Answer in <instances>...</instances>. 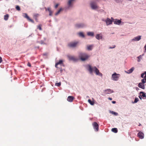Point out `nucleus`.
<instances>
[{
	"label": "nucleus",
	"mask_w": 146,
	"mask_h": 146,
	"mask_svg": "<svg viewBox=\"0 0 146 146\" xmlns=\"http://www.w3.org/2000/svg\"><path fill=\"white\" fill-rule=\"evenodd\" d=\"M88 70L90 73H92L93 71H94L97 75H98L100 76H102V74L100 72L99 70L96 67H92L90 65H88Z\"/></svg>",
	"instance_id": "nucleus-1"
},
{
	"label": "nucleus",
	"mask_w": 146,
	"mask_h": 146,
	"mask_svg": "<svg viewBox=\"0 0 146 146\" xmlns=\"http://www.w3.org/2000/svg\"><path fill=\"white\" fill-rule=\"evenodd\" d=\"M79 57L82 61H84L89 57V56L86 54L80 53L79 54Z\"/></svg>",
	"instance_id": "nucleus-2"
},
{
	"label": "nucleus",
	"mask_w": 146,
	"mask_h": 146,
	"mask_svg": "<svg viewBox=\"0 0 146 146\" xmlns=\"http://www.w3.org/2000/svg\"><path fill=\"white\" fill-rule=\"evenodd\" d=\"M120 76V74L115 72L111 76L112 79L114 81H117Z\"/></svg>",
	"instance_id": "nucleus-3"
},
{
	"label": "nucleus",
	"mask_w": 146,
	"mask_h": 146,
	"mask_svg": "<svg viewBox=\"0 0 146 146\" xmlns=\"http://www.w3.org/2000/svg\"><path fill=\"white\" fill-rule=\"evenodd\" d=\"M78 43V42H72L69 43L68 46L70 47L74 48L76 46Z\"/></svg>",
	"instance_id": "nucleus-4"
},
{
	"label": "nucleus",
	"mask_w": 146,
	"mask_h": 146,
	"mask_svg": "<svg viewBox=\"0 0 146 146\" xmlns=\"http://www.w3.org/2000/svg\"><path fill=\"white\" fill-rule=\"evenodd\" d=\"M67 57L68 59L70 60L76 61L77 60V59L74 56H71L70 55H68Z\"/></svg>",
	"instance_id": "nucleus-5"
},
{
	"label": "nucleus",
	"mask_w": 146,
	"mask_h": 146,
	"mask_svg": "<svg viewBox=\"0 0 146 146\" xmlns=\"http://www.w3.org/2000/svg\"><path fill=\"white\" fill-rule=\"evenodd\" d=\"M90 6L91 8L93 9L98 8V7L97 5L95 2L92 1L90 3Z\"/></svg>",
	"instance_id": "nucleus-6"
},
{
	"label": "nucleus",
	"mask_w": 146,
	"mask_h": 146,
	"mask_svg": "<svg viewBox=\"0 0 146 146\" xmlns=\"http://www.w3.org/2000/svg\"><path fill=\"white\" fill-rule=\"evenodd\" d=\"M23 16L24 18H26L29 21L33 23H34L33 20L31 19L27 13H23Z\"/></svg>",
	"instance_id": "nucleus-7"
},
{
	"label": "nucleus",
	"mask_w": 146,
	"mask_h": 146,
	"mask_svg": "<svg viewBox=\"0 0 146 146\" xmlns=\"http://www.w3.org/2000/svg\"><path fill=\"white\" fill-rule=\"evenodd\" d=\"M139 97L141 100L142 97L144 99H145L146 98V96L145 93L143 92H140L139 93Z\"/></svg>",
	"instance_id": "nucleus-8"
},
{
	"label": "nucleus",
	"mask_w": 146,
	"mask_h": 146,
	"mask_svg": "<svg viewBox=\"0 0 146 146\" xmlns=\"http://www.w3.org/2000/svg\"><path fill=\"white\" fill-rule=\"evenodd\" d=\"M94 128L96 131H98L99 129V126L98 123L96 122H94L92 123Z\"/></svg>",
	"instance_id": "nucleus-9"
},
{
	"label": "nucleus",
	"mask_w": 146,
	"mask_h": 146,
	"mask_svg": "<svg viewBox=\"0 0 146 146\" xmlns=\"http://www.w3.org/2000/svg\"><path fill=\"white\" fill-rule=\"evenodd\" d=\"M138 137L141 139H142L144 138V134L143 133L140 131L137 134Z\"/></svg>",
	"instance_id": "nucleus-10"
},
{
	"label": "nucleus",
	"mask_w": 146,
	"mask_h": 146,
	"mask_svg": "<svg viewBox=\"0 0 146 146\" xmlns=\"http://www.w3.org/2000/svg\"><path fill=\"white\" fill-rule=\"evenodd\" d=\"M106 94H109L113 92V91L110 89H107L104 91Z\"/></svg>",
	"instance_id": "nucleus-11"
},
{
	"label": "nucleus",
	"mask_w": 146,
	"mask_h": 146,
	"mask_svg": "<svg viewBox=\"0 0 146 146\" xmlns=\"http://www.w3.org/2000/svg\"><path fill=\"white\" fill-rule=\"evenodd\" d=\"M106 22L107 25H109L111 24L112 23V21L110 19L108 18L106 20Z\"/></svg>",
	"instance_id": "nucleus-12"
},
{
	"label": "nucleus",
	"mask_w": 146,
	"mask_h": 146,
	"mask_svg": "<svg viewBox=\"0 0 146 146\" xmlns=\"http://www.w3.org/2000/svg\"><path fill=\"white\" fill-rule=\"evenodd\" d=\"M84 24H77L75 25V26L77 28H81L83 27L84 26Z\"/></svg>",
	"instance_id": "nucleus-13"
},
{
	"label": "nucleus",
	"mask_w": 146,
	"mask_h": 146,
	"mask_svg": "<svg viewBox=\"0 0 146 146\" xmlns=\"http://www.w3.org/2000/svg\"><path fill=\"white\" fill-rule=\"evenodd\" d=\"M74 99V98L72 96H68L67 98V100L69 102H72Z\"/></svg>",
	"instance_id": "nucleus-14"
},
{
	"label": "nucleus",
	"mask_w": 146,
	"mask_h": 146,
	"mask_svg": "<svg viewBox=\"0 0 146 146\" xmlns=\"http://www.w3.org/2000/svg\"><path fill=\"white\" fill-rule=\"evenodd\" d=\"M63 61L62 60H60L58 62H56V63L55 64V67L56 68H58L57 67V66L59 65H61V64H63Z\"/></svg>",
	"instance_id": "nucleus-15"
},
{
	"label": "nucleus",
	"mask_w": 146,
	"mask_h": 146,
	"mask_svg": "<svg viewBox=\"0 0 146 146\" xmlns=\"http://www.w3.org/2000/svg\"><path fill=\"white\" fill-rule=\"evenodd\" d=\"M138 86L143 89H145V85L142 83H139L138 85Z\"/></svg>",
	"instance_id": "nucleus-16"
},
{
	"label": "nucleus",
	"mask_w": 146,
	"mask_h": 146,
	"mask_svg": "<svg viewBox=\"0 0 146 146\" xmlns=\"http://www.w3.org/2000/svg\"><path fill=\"white\" fill-rule=\"evenodd\" d=\"M141 36H139L136 37H134L132 40H133L138 41L141 39Z\"/></svg>",
	"instance_id": "nucleus-17"
},
{
	"label": "nucleus",
	"mask_w": 146,
	"mask_h": 146,
	"mask_svg": "<svg viewBox=\"0 0 146 146\" xmlns=\"http://www.w3.org/2000/svg\"><path fill=\"white\" fill-rule=\"evenodd\" d=\"M134 70V68L132 67L129 70H128L127 71H125V72L127 74H130Z\"/></svg>",
	"instance_id": "nucleus-18"
},
{
	"label": "nucleus",
	"mask_w": 146,
	"mask_h": 146,
	"mask_svg": "<svg viewBox=\"0 0 146 146\" xmlns=\"http://www.w3.org/2000/svg\"><path fill=\"white\" fill-rule=\"evenodd\" d=\"M121 22V20L118 19H116L115 20L114 22V23L115 24L119 25L120 24Z\"/></svg>",
	"instance_id": "nucleus-19"
},
{
	"label": "nucleus",
	"mask_w": 146,
	"mask_h": 146,
	"mask_svg": "<svg viewBox=\"0 0 146 146\" xmlns=\"http://www.w3.org/2000/svg\"><path fill=\"white\" fill-rule=\"evenodd\" d=\"M96 38L98 40H100L102 38V36L99 34H98L96 36Z\"/></svg>",
	"instance_id": "nucleus-20"
},
{
	"label": "nucleus",
	"mask_w": 146,
	"mask_h": 146,
	"mask_svg": "<svg viewBox=\"0 0 146 146\" xmlns=\"http://www.w3.org/2000/svg\"><path fill=\"white\" fill-rule=\"evenodd\" d=\"M93 45H88L87 46V49L88 50H91L93 48Z\"/></svg>",
	"instance_id": "nucleus-21"
},
{
	"label": "nucleus",
	"mask_w": 146,
	"mask_h": 146,
	"mask_svg": "<svg viewBox=\"0 0 146 146\" xmlns=\"http://www.w3.org/2000/svg\"><path fill=\"white\" fill-rule=\"evenodd\" d=\"M87 35L89 36H93L94 35V33L93 32H88L87 33Z\"/></svg>",
	"instance_id": "nucleus-22"
},
{
	"label": "nucleus",
	"mask_w": 146,
	"mask_h": 146,
	"mask_svg": "<svg viewBox=\"0 0 146 146\" xmlns=\"http://www.w3.org/2000/svg\"><path fill=\"white\" fill-rule=\"evenodd\" d=\"M9 15L8 14H7L4 16V19L5 20H7L9 17Z\"/></svg>",
	"instance_id": "nucleus-23"
},
{
	"label": "nucleus",
	"mask_w": 146,
	"mask_h": 146,
	"mask_svg": "<svg viewBox=\"0 0 146 146\" xmlns=\"http://www.w3.org/2000/svg\"><path fill=\"white\" fill-rule=\"evenodd\" d=\"M111 131L115 133H117L118 130L117 128H114L112 129Z\"/></svg>",
	"instance_id": "nucleus-24"
},
{
	"label": "nucleus",
	"mask_w": 146,
	"mask_h": 146,
	"mask_svg": "<svg viewBox=\"0 0 146 146\" xmlns=\"http://www.w3.org/2000/svg\"><path fill=\"white\" fill-rule=\"evenodd\" d=\"M74 0H69L68 1V4L69 7L71 6V4Z\"/></svg>",
	"instance_id": "nucleus-25"
},
{
	"label": "nucleus",
	"mask_w": 146,
	"mask_h": 146,
	"mask_svg": "<svg viewBox=\"0 0 146 146\" xmlns=\"http://www.w3.org/2000/svg\"><path fill=\"white\" fill-rule=\"evenodd\" d=\"M88 102L92 105H93L94 104V102L92 101L91 100L89 99L88 100Z\"/></svg>",
	"instance_id": "nucleus-26"
},
{
	"label": "nucleus",
	"mask_w": 146,
	"mask_h": 146,
	"mask_svg": "<svg viewBox=\"0 0 146 146\" xmlns=\"http://www.w3.org/2000/svg\"><path fill=\"white\" fill-rule=\"evenodd\" d=\"M62 10V8L60 9L59 10L55 13V15H58Z\"/></svg>",
	"instance_id": "nucleus-27"
},
{
	"label": "nucleus",
	"mask_w": 146,
	"mask_h": 146,
	"mask_svg": "<svg viewBox=\"0 0 146 146\" xmlns=\"http://www.w3.org/2000/svg\"><path fill=\"white\" fill-rule=\"evenodd\" d=\"M142 57V56H141V55H140L139 56L137 57L138 62H139L140 61V59H141Z\"/></svg>",
	"instance_id": "nucleus-28"
},
{
	"label": "nucleus",
	"mask_w": 146,
	"mask_h": 146,
	"mask_svg": "<svg viewBox=\"0 0 146 146\" xmlns=\"http://www.w3.org/2000/svg\"><path fill=\"white\" fill-rule=\"evenodd\" d=\"M79 35L80 36H82L83 37H84V35L83 33L82 32H80L79 33Z\"/></svg>",
	"instance_id": "nucleus-29"
},
{
	"label": "nucleus",
	"mask_w": 146,
	"mask_h": 146,
	"mask_svg": "<svg viewBox=\"0 0 146 146\" xmlns=\"http://www.w3.org/2000/svg\"><path fill=\"white\" fill-rule=\"evenodd\" d=\"M145 82H146V81L145 80V78H144V79H142L141 80V83H142L143 84H144L145 83Z\"/></svg>",
	"instance_id": "nucleus-30"
},
{
	"label": "nucleus",
	"mask_w": 146,
	"mask_h": 146,
	"mask_svg": "<svg viewBox=\"0 0 146 146\" xmlns=\"http://www.w3.org/2000/svg\"><path fill=\"white\" fill-rule=\"evenodd\" d=\"M16 9L17 10H18V11H19L20 10V7L19 6H18V5L16 6Z\"/></svg>",
	"instance_id": "nucleus-31"
},
{
	"label": "nucleus",
	"mask_w": 146,
	"mask_h": 146,
	"mask_svg": "<svg viewBox=\"0 0 146 146\" xmlns=\"http://www.w3.org/2000/svg\"><path fill=\"white\" fill-rule=\"evenodd\" d=\"M45 9L46 11H47V10H48L49 12L50 11H51L50 8V7H48L47 8L46 7H45Z\"/></svg>",
	"instance_id": "nucleus-32"
},
{
	"label": "nucleus",
	"mask_w": 146,
	"mask_h": 146,
	"mask_svg": "<svg viewBox=\"0 0 146 146\" xmlns=\"http://www.w3.org/2000/svg\"><path fill=\"white\" fill-rule=\"evenodd\" d=\"M37 29H39V30H42L41 25H39L37 26Z\"/></svg>",
	"instance_id": "nucleus-33"
},
{
	"label": "nucleus",
	"mask_w": 146,
	"mask_h": 146,
	"mask_svg": "<svg viewBox=\"0 0 146 146\" xmlns=\"http://www.w3.org/2000/svg\"><path fill=\"white\" fill-rule=\"evenodd\" d=\"M139 100L138 98H135L134 101V103H136L137 102H138Z\"/></svg>",
	"instance_id": "nucleus-34"
},
{
	"label": "nucleus",
	"mask_w": 146,
	"mask_h": 146,
	"mask_svg": "<svg viewBox=\"0 0 146 146\" xmlns=\"http://www.w3.org/2000/svg\"><path fill=\"white\" fill-rule=\"evenodd\" d=\"M55 85L58 86H60L61 85V82H59V83H55Z\"/></svg>",
	"instance_id": "nucleus-35"
},
{
	"label": "nucleus",
	"mask_w": 146,
	"mask_h": 146,
	"mask_svg": "<svg viewBox=\"0 0 146 146\" xmlns=\"http://www.w3.org/2000/svg\"><path fill=\"white\" fill-rule=\"evenodd\" d=\"M112 113L113 114H114L115 115H118V113H117L113 111H112Z\"/></svg>",
	"instance_id": "nucleus-36"
},
{
	"label": "nucleus",
	"mask_w": 146,
	"mask_h": 146,
	"mask_svg": "<svg viewBox=\"0 0 146 146\" xmlns=\"http://www.w3.org/2000/svg\"><path fill=\"white\" fill-rule=\"evenodd\" d=\"M145 75V72L142 73L141 74V77L142 78H143L144 77V75Z\"/></svg>",
	"instance_id": "nucleus-37"
},
{
	"label": "nucleus",
	"mask_w": 146,
	"mask_h": 146,
	"mask_svg": "<svg viewBox=\"0 0 146 146\" xmlns=\"http://www.w3.org/2000/svg\"><path fill=\"white\" fill-rule=\"evenodd\" d=\"M27 65L28 66H29V67H31V64L30 62H28V63L27 64Z\"/></svg>",
	"instance_id": "nucleus-38"
},
{
	"label": "nucleus",
	"mask_w": 146,
	"mask_h": 146,
	"mask_svg": "<svg viewBox=\"0 0 146 146\" xmlns=\"http://www.w3.org/2000/svg\"><path fill=\"white\" fill-rule=\"evenodd\" d=\"M59 4H56L55 6V7H54L56 9L57 8V7H58V6L59 5Z\"/></svg>",
	"instance_id": "nucleus-39"
},
{
	"label": "nucleus",
	"mask_w": 146,
	"mask_h": 146,
	"mask_svg": "<svg viewBox=\"0 0 146 146\" xmlns=\"http://www.w3.org/2000/svg\"><path fill=\"white\" fill-rule=\"evenodd\" d=\"M38 14H36L34 15V17L35 18H37L38 16Z\"/></svg>",
	"instance_id": "nucleus-40"
},
{
	"label": "nucleus",
	"mask_w": 146,
	"mask_h": 146,
	"mask_svg": "<svg viewBox=\"0 0 146 146\" xmlns=\"http://www.w3.org/2000/svg\"><path fill=\"white\" fill-rule=\"evenodd\" d=\"M49 15L50 16H51L52 15V11H50L49 12Z\"/></svg>",
	"instance_id": "nucleus-41"
},
{
	"label": "nucleus",
	"mask_w": 146,
	"mask_h": 146,
	"mask_svg": "<svg viewBox=\"0 0 146 146\" xmlns=\"http://www.w3.org/2000/svg\"><path fill=\"white\" fill-rule=\"evenodd\" d=\"M47 53H43V56H46L47 55Z\"/></svg>",
	"instance_id": "nucleus-42"
},
{
	"label": "nucleus",
	"mask_w": 146,
	"mask_h": 146,
	"mask_svg": "<svg viewBox=\"0 0 146 146\" xmlns=\"http://www.w3.org/2000/svg\"><path fill=\"white\" fill-rule=\"evenodd\" d=\"M115 45H113V47H110L109 48H115Z\"/></svg>",
	"instance_id": "nucleus-43"
},
{
	"label": "nucleus",
	"mask_w": 146,
	"mask_h": 146,
	"mask_svg": "<svg viewBox=\"0 0 146 146\" xmlns=\"http://www.w3.org/2000/svg\"><path fill=\"white\" fill-rule=\"evenodd\" d=\"M2 61V58L0 56V63H1Z\"/></svg>",
	"instance_id": "nucleus-44"
},
{
	"label": "nucleus",
	"mask_w": 146,
	"mask_h": 146,
	"mask_svg": "<svg viewBox=\"0 0 146 146\" xmlns=\"http://www.w3.org/2000/svg\"><path fill=\"white\" fill-rule=\"evenodd\" d=\"M144 48L145 49L144 52H146V44L145 45Z\"/></svg>",
	"instance_id": "nucleus-45"
},
{
	"label": "nucleus",
	"mask_w": 146,
	"mask_h": 146,
	"mask_svg": "<svg viewBox=\"0 0 146 146\" xmlns=\"http://www.w3.org/2000/svg\"><path fill=\"white\" fill-rule=\"evenodd\" d=\"M112 103L114 104L116 102L115 101H113L112 102Z\"/></svg>",
	"instance_id": "nucleus-46"
},
{
	"label": "nucleus",
	"mask_w": 146,
	"mask_h": 146,
	"mask_svg": "<svg viewBox=\"0 0 146 146\" xmlns=\"http://www.w3.org/2000/svg\"><path fill=\"white\" fill-rule=\"evenodd\" d=\"M108 99H109V100H112V98H109Z\"/></svg>",
	"instance_id": "nucleus-47"
},
{
	"label": "nucleus",
	"mask_w": 146,
	"mask_h": 146,
	"mask_svg": "<svg viewBox=\"0 0 146 146\" xmlns=\"http://www.w3.org/2000/svg\"><path fill=\"white\" fill-rule=\"evenodd\" d=\"M139 88H138L137 87V88H136V90H139Z\"/></svg>",
	"instance_id": "nucleus-48"
},
{
	"label": "nucleus",
	"mask_w": 146,
	"mask_h": 146,
	"mask_svg": "<svg viewBox=\"0 0 146 146\" xmlns=\"http://www.w3.org/2000/svg\"><path fill=\"white\" fill-rule=\"evenodd\" d=\"M36 20L37 21V19L36 18H35Z\"/></svg>",
	"instance_id": "nucleus-49"
},
{
	"label": "nucleus",
	"mask_w": 146,
	"mask_h": 146,
	"mask_svg": "<svg viewBox=\"0 0 146 146\" xmlns=\"http://www.w3.org/2000/svg\"><path fill=\"white\" fill-rule=\"evenodd\" d=\"M116 1H117L118 0H115Z\"/></svg>",
	"instance_id": "nucleus-50"
},
{
	"label": "nucleus",
	"mask_w": 146,
	"mask_h": 146,
	"mask_svg": "<svg viewBox=\"0 0 146 146\" xmlns=\"http://www.w3.org/2000/svg\"><path fill=\"white\" fill-rule=\"evenodd\" d=\"M141 125V124H140L139 125V126H140Z\"/></svg>",
	"instance_id": "nucleus-51"
},
{
	"label": "nucleus",
	"mask_w": 146,
	"mask_h": 146,
	"mask_svg": "<svg viewBox=\"0 0 146 146\" xmlns=\"http://www.w3.org/2000/svg\"><path fill=\"white\" fill-rule=\"evenodd\" d=\"M111 19H113V18H112V17H111Z\"/></svg>",
	"instance_id": "nucleus-52"
}]
</instances>
